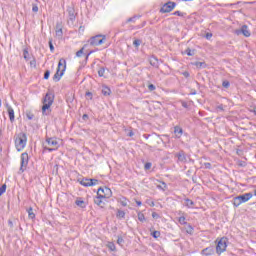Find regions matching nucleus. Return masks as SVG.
<instances>
[{
  "mask_svg": "<svg viewBox=\"0 0 256 256\" xmlns=\"http://www.w3.org/2000/svg\"><path fill=\"white\" fill-rule=\"evenodd\" d=\"M54 101L55 95L53 92H47L42 100V115H49L51 113V105H53Z\"/></svg>",
  "mask_w": 256,
  "mask_h": 256,
  "instance_id": "nucleus-1",
  "label": "nucleus"
},
{
  "mask_svg": "<svg viewBox=\"0 0 256 256\" xmlns=\"http://www.w3.org/2000/svg\"><path fill=\"white\" fill-rule=\"evenodd\" d=\"M17 151H23L27 146V134L20 132L14 136Z\"/></svg>",
  "mask_w": 256,
  "mask_h": 256,
  "instance_id": "nucleus-2",
  "label": "nucleus"
},
{
  "mask_svg": "<svg viewBox=\"0 0 256 256\" xmlns=\"http://www.w3.org/2000/svg\"><path fill=\"white\" fill-rule=\"evenodd\" d=\"M65 69H67V61L65 59L61 58L58 63L57 71L53 76V81H61V77H63V74L65 73Z\"/></svg>",
  "mask_w": 256,
  "mask_h": 256,
  "instance_id": "nucleus-3",
  "label": "nucleus"
},
{
  "mask_svg": "<svg viewBox=\"0 0 256 256\" xmlns=\"http://www.w3.org/2000/svg\"><path fill=\"white\" fill-rule=\"evenodd\" d=\"M107 41V36L105 35H96L94 37H91L88 40V43L92 45V47H99V45H103Z\"/></svg>",
  "mask_w": 256,
  "mask_h": 256,
  "instance_id": "nucleus-4",
  "label": "nucleus"
},
{
  "mask_svg": "<svg viewBox=\"0 0 256 256\" xmlns=\"http://www.w3.org/2000/svg\"><path fill=\"white\" fill-rule=\"evenodd\" d=\"M46 143H48V145L52 148L45 146L44 147L45 151H49L51 153L52 151L59 149V142L57 141L56 138H47Z\"/></svg>",
  "mask_w": 256,
  "mask_h": 256,
  "instance_id": "nucleus-5",
  "label": "nucleus"
},
{
  "mask_svg": "<svg viewBox=\"0 0 256 256\" xmlns=\"http://www.w3.org/2000/svg\"><path fill=\"white\" fill-rule=\"evenodd\" d=\"M227 250V238H221L218 241V244L216 246V253L218 255H221V253H224V251Z\"/></svg>",
  "mask_w": 256,
  "mask_h": 256,
  "instance_id": "nucleus-6",
  "label": "nucleus"
},
{
  "mask_svg": "<svg viewBox=\"0 0 256 256\" xmlns=\"http://www.w3.org/2000/svg\"><path fill=\"white\" fill-rule=\"evenodd\" d=\"M176 6L177 3L169 1L161 7L160 13H171V11L174 10Z\"/></svg>",
  "mask_w": 256,
  "mask_h": 256,
  "instance_id": "nucleus-7",
  "label": "nucleus"
},
{
  "mask_svg": "<svg viewBox=\"0 0 256 256\" xmlns=\"http://www.w3.org/2000/svg\"><path fill=\"white\" fill-rule=\"evenodd\" d=\"M29 165V154L27 152H24L21 154V167L20 171H25V168Z\"/></svg>",
  "mask_w": 256,
  "mask_h": 256,
  "instance_id": "nucleus-8",
  "label": "nucleus"
},
{
  "mask_svg": "<svg viewBox=\"0 0 256 256\" xmlns=\"http://www.w3.org/2000/svg\"><path fill=\"white\" fill-rule=\"evenodd\" d=\"M175 157L178 159V163H187V154H185V151L180 150L175 154Z\"/></svg>",
  "mask_w": 256,
  "mask_h": 256,
  "instance_id": "nucleus-9",
  "label": "nucleus"
},
{
  "mask_svg": "<svg viewBox=\"0 0 256 256\" xmlns=\"http://www.w3.org/2000/svg\"><path fill=\"white\" fill-rule=\"evenodd\" d=\"M244 35V37H251V32L247 25H243L240 30H236V35Z\"/></svg>",
  "mask_w": 256,
  "mask_h": 256,
  "instance_id": "nucleus-10",
  "label": "nucleus"
},
{
  "mask_svg": "<svg viewBox=\"0 0 256 256\" xmlns=\"http://www.w3.org/2000/svg\"><path fill=\"white\" fill-rule=\"evenodd\" d=\"M238 197H239L241 203H247V201H249L250 199L253 198V193H251V192L245 193V194L239 195Z\"/></svg>",
  "mask_w": 256,
  "mask_h": 256,
  "instance_id": "nucleus-11",
  "label": "nucleus"
},
{
  "mask_svg": "<svg viewBox=\"0 0 256 256\" xmlns=\"http://www.w3.org/2000/svg\"><path fill=\"white\" fill-rule=\"evenodd\" d=\"M6 109H7L10 121L11 123H13V121H15V110H13V108L9 104H6Z\"/></svg>",
  "mask_w": 256,
  "mask_h": 256,
  "instance_id": "nucleus-12",
  "label": "nucleus"
},
{
  "mask_svg": "<svg viewBox=\"0 0 256 256\" xmlns=\"http://www.w3.org/2000/svg\"><path fill=\"white\" fill-rule=\"evenodd\" d=\"M214 253H215V249L213 248V246L207 247L201 251V255H205V256H211V255H214Z\"/></svg>",
  "mask_w": 256,
  "mask_h": 256,
  "instance_id": "nucleus-13",
  "label": "nucleus"
},
{
  "mask_svg": "<svg viewBox=\"0 0 256 256\" xmlns=\"http://www.w3.org/2000/svg\"><path fill=\"white\" fill-rule=\"evenodd\" d=\"M103 199H105V198H103L101 196H96L94 198L95 205H97L98 207H101V209H103V207H105V202L103 201Z\"/></svg>",
  "mask_w": 256,
  "mask_h": 256,
  "instance_id": "nucleus-14",
  "label": "nucleus"
},
{
  "mask_svg": "<svg viewBox=\"0 0 256 256\" xmlns=\"http://www.w3.org/2000/svg\"><path fill=\"white\" fill-rule=\"evenodd\" d=\"M174 135L176 139H181V136L183 135V128L180 126H175Z\"/></svg>",
  "mask_w": 256,
  "mask_h": 256,
  "instance_id": "nucleus-15",
  "label": "nucleus"
},
{
  "mask_svg": "<svg viewBox=\"0 0 256 256\" xmlns=\"http://www.w3.org/2000/svg\"><path fill=\"white\" fill-rule=\"evenodd\" d=\"M56 37H59L61 39V37H63V25H61V23H57L56 24Z\"/></svg>",
  "mask_w": 256,
  "mask_h": 256,
  "instance_id": "nucleus-16",
  "label": "nucleus"
},
{
  "mask_svg": "<svg viewBox=\"0 0 256 256\" xmlns=\"http://www.w3.org/2000/svg\"><path fill=\"white\" fill-rule=\"evenodd\" d=\"M106 192H110L111 189L109 188H99L98 191H97V195L98 197H103V198H107L109 196H107V194L105 193Z\"/></svg>",
  "mask_w": 256,
  "mask_h": 256,
  "instance_id": "nucleus-17",
  "label": "nucleus"
},
{
  "mask_svg": "<svg viewBox=\"0 0 256 256\" xmlns=\"http://www.w3.org/2000/svg\"><path fill=\"white\" fill-rule=\"evenodd\" d=\"M192 65L197 67V69H205L207 67V63L199 61L193 62Z\"/></svg>",
  "mask_w": 256,
  "mask_h": 256,
  "instance_id": "nucleus-18",
  "label": "nucleus"
},
{
  "mask_svg": "<svg viewBox=\"0 0 256 256\" xmlns=\"http://www.w3.org/2000/svg\"><path fill=\"white\" fill-rule=\"evenodd\" d=\"M102 94L105 97H109V95H111V88L107 87V86H103L102 87Z\"/></svg>",
  "mask_w": 256,
  "mask_h": 256,
  "instance_id": "nucleus-19",
  "label": "nucleus"
},
{
  "mask_svg": "<svg viewBox=\"0 0 256 256\" xmlns=\"http://www.w3.org/2000/svg\"><path fill=\"white\" fill-rule=\"evenodd\" d=\"M185 202H186L185 206L188 207V209H193L195 205V202H193V200L186 198Z\"/></svg>",
  "mask_w": 256,
  "mask_h": 256,
  "instance_id": "nucleus-20",
  "label": "nucleus"
},
{
  "mask_svg": "<svg viewBox=\"0 0 256 256\" xmlns=\"http://www.w3.org/2000/svg\"><path fill=\"white\" fill-rule=\"evenodd\" d=\"M242 204H243V202H241L239 196H236V197L233 198V205H234V207H239Z\"/></svg>",
  "mask_w": 256,
  "mask_h": 256,
  "instance_id": "nucleus-21",
  "label": "nucleus"
},
{
  "mask_svg": "<svg viewBox=\"0 0 256 256\" xmlns=\"http://www.w3.org/2000/svg\"><path fill=\"white\" fill-rule=\"evenodd\" d=\"M150 65H152V67L158 68L159 67V60H157L156 57H152L150 59Z\"/></svg>",
  "mask_w": 256,
  "mask_h": 256,
  "instance_id": "nucleus-22",
  "label": "nucleus"
},
{
  "mask_svg": "<svg viewBox=\"0 0 256 256\" xmlns=\"http://www.w3.org/2000/svg\"><path fill=\"white\" fill-rule=\"evenodd\" d=\"M80 185H83V187H90L89 178H84L80 181Z\"/></svg>",
  "mask_w": 256,
  "mask_h": 256,
  "instance_id": "nucleus-23",
  "label": "nucleus"
},
{
  "mask_svg": "<svg viewBox=\"0 0 256 256\" xmlns=\"http://www.w3.org/2000/svg\"><path fill=\"white\" fill-rule=\"evenodd\" d=\"M116 217H117L118 219H125V211H123V210H118V211H117V214H116Z\"/></svg>",
  "mask_w": 256,
  "mask_h": 256,
  "instance_id": "nucleus-24",
  "label": "nucleus"
},
{
  "mask_svg": "<svg viewBox=\"0 0 256 256\" xmlns=\"http://www.w3.org/2000/svg\"><path fill=\"white\" fill-rule=\"evenodd\" d=\"M27 211L29 219H35V213L33 212V208L30 207Z\"/></svg>",
  "mask_w": 256,
  "mask_h": 256,
  "instance_id": "nucleus-25",
  "label": "nucleus"
},
{
  "mask_svg": "<svg viewBox=\"0 0 256 256\" xmlns=\"http://www.w3.org/2000/svg\"><path fill=\"white\" fill-rule=\"evenodd\" d=\"M86 181L90 182V184H86V185H90V187H93V186H95L99 183V180H97V179H89V180H86Z\"/></svg>",
  "mask_w": 256,
  "mask_h": 256,
  "instance_id": "nucleus-26",
  "label": "nucleus"
},
{
  "mask_svg": "<svg viewBox=\"0 0 256 256\" xmlns=\"http://www.w3.org/2000/svg\"><path fill=\"white\" fill-rule=\"evenodd\" d=\"M76 205L81 207V209H85V201L83 200H76Z\"/></svg>",
  "mask_w": 256,
  "mask_h": 256,
  "instance_id": "nucleus-27",
  "label": "nucleus"
},
{
  "mask_svg": "<svg viewBox=\"0 0 256 256\" xmlns=\"http://www.w3.org/2000/svg\"><path fill=\"white\" fill-rule=\"evenodd\" d=\"M119 203L120 205H122V207H127V198L125 197L120 198Z\"/></svg>",
  "mask_w": 256,
  "mask_h": 256,
  "instance_id": "nucleus-28",
  "label": "nucleus"
},
{
  "mask_svg": "<svg viewBox=\"0 0 256 256\" xmlns=\"http://www.w3.org/2000/svg\"><path fill=\"white\" fill-rule=\"evenodd\" d=\"M23 57H24L25 61L29 60V50L27 48H25L23 50Z\"/></svg>",
  "mask_w": 256,
  "mask_h": 256,
  "instance_id": "nucleus-29",
  "label": "nucleus"
},
{
  "mask_svg": "<svg viewBox=\"0 0 256 256\" xmlns=\"http://www.w3.org/2000/svg\"><path fill=\"white\" fill-rule=\"evenodd\" d=\"M48 45L50 47L51 53H53V51H55V46H53V38H49Z\"/></svg>",
  "mask_w": 256,
  "mask_h": 256,
  "instance_id": "nucleus-30",
  "label": "nucleus"
},
{
  "mask_svg": "<svg viewBox=\"0 0 256 256\" xmlns=\"http://www.w3.org/2000/svg\"><path fill=\"white\" fill-rule=\"evenodd\" d=\"M162 185H157V189H161L162 191L167 190V184L165 182H161Z\"/></svg>",
  "mask_w": 256,
  "mask_h": 256,
  "instance_id": "nucleus-31",
  "label": "nucleus"
},
{
  "mask_svg": "<svg viewBox=\"0 0 256 256\" xmlns=\"http://www.w3.org/2000/svg\"><path fill=\"white\" fill-rule=\"evenodd\" d=\"M152 237H154V239H159V237H161V232L159 231H153L151 233Z\"/></svg>",
  "mask_w": 256,
  "mask_h": 256,
  "instance_id": "nucleus-32",
  "label": "nucleus"
},
{
  "mask_svg": "<svg viewBox=\"0 0 256 256\" xmlns=\"http://www.w3.org/2000/svg\"><path fill=\"white\" fill-rule=\"evenodd\" d=\"M222 86L224 87V89H229V87H231V83L228 80H224L222 82Z\"/></svg>",
  "mask_w": 256,
  "mask_h": 256,
  "instance_id": "nucleus-33",
  "label": "nucleus"
},
{
  "mask_svg": "<svg viewBox=\"0 0 256 256\" xmlns=\"http://www.w3.org/2000/svg\"><path fill=\"white\" fill-rule=\"evenodd\" d=\"M185 53H186V55H188V57H193V55H195V52L193 50H191L190 48H187Z\"/></svg>",
  "mask_w": 256,
  "mask_h": 256,
  "instance_id": "nucleus-34",
  "label": "nucleus"
},
{
  "mask_svg": "<svg viewBox=\"0 0 256 256\" xmlns=\"http://www.w3.org/2000/svg\"><path fill=\"white\" fill-rule=\"evenodd\" d=\"M193 226L188 225V227L186 228V233H188L189 235H193Z\"/></svg>",
  "mask_w": 256,
  "mask_h": 256,
  "instance_id": "nucleus-35",
  "label": "nucleus"
},
{
  "mask_svg": "<svg viewBox=\"0 0 256 256\" xmlns=\"http://www.w3.org/2000/svg\"><path fill=\"white\" fill-rule=\"evenodd\" d=\"M26 117L29 119V121L33 120L35 115L32 114L31 111L26 112Z\"/></svg>",
  "mask_w": 256,
  "mask_h": 256,
  "instance_id": "nucleus-36",
  "label": "nucleus"
},
{
  "mask_svg": "<svg viewBox=\"0 0 256 256\" xmlns=\"http://www.w3.org/2000/svg\"><path fill=\"white\" fill-rule=\"evenodd\" d=\"M138 220L143 223V221H145V215L141 212H138Z\"/></svg>",
  "mask_w": 256,
  "mask_h": 256,
  "instance_id": "nucleus-37",
  "label": "nucleus"
},
{
  "mask_svg": "<svg viewBox=\"0 0 256 256\" xmlns=\"http://www.w3.org/2000/svg\"><path fill=\"white\" fill-rule=\"evenodd\" d=\"M142 41L140 39H135L133 41L134 47L138 48L141 45Z\"/></svg>",
  "mask_w": 256,
  "mask_h": 256,
  "instance_id": "nucleus-38",
  "label": "nucleus"
},
{
  "mask_svg": "<svg viewBox=\"0 0 256 256\" xmlns=\"http://www.w3.org/2000/svg\"><path fill=\"white\" fill-rule=\"evenodd\" d=\"M151 167H153V164H152L151 162H147V163L144 165L145 171H149V169H151Z\"/></svg>",
  "mask_w": 256,
  "mask_h": 256,
  "instance_id": "nucleus-39",
  "label": "nucleus"
},
{
  "mask_svg": "<svg viewBox=\"0 0 256 256\" xmlns=\"http://www.w3.org/2000/svg\"><path fill=\"white\" fill-rule=\"evenodd\" d=\"M98 75H99V77H104V75H105V68H100L99 70H98Z\"/></svg>",
  "mask_w": 256,
  "mask_h": 256,
  "instance_id": "nucleus-40",
  "label": "nucleus"
},
{
  "mask_svg": "<svg viewBox=\"0 0 256 256\" xmlns=\"http://www.w3.org/2000/svg\"><path fill=\"white\" fill-rule=\"evenodd\" d=\"M5 191H7V185L4 184L0 187V196L3 195V193H5Z\"/></svg>",
  "mask_w": 256,
  "mask_h": 256,
  "instance_id": "nucleus-41",
  "label": "nucleus"
},
{
  "mask_svg": "<svg viewBox=\"0 0 256 256\" xmlns=\"http://www.w3.org/2000/svg\"><path fill=\"white\" fill-rule=\"evenodd\" d=\"M178 221H179V224H180V225H185V223H187V222H185V216H181V217L178 219Z\"/></svg>",
  "mask_w": 256,
  "mask_h": 256,
  "instance_id": "nucleus-42",
  "label": "nucleus"
},
{
  "mask_svg": "<svg viewBox=\"0 0 256 256\" xmlns=\"http://www.w3.org/2000/svg\"><path fill=\"white\" fill-rule=\"evenodd\" d=\"M83 51H85V48H81L78 52H76V57H82Z\"/></svg>",
  "mask_w": 256,
  "mask_h": 256,
  "instance_id": "nucleus-43",
  "label": "nucleus"
},
{
  "mask_svg": "<svg viewBox=\"0 0 256 256\" xmlns=\"http://www.w3.org/2000/svg\"><path fill=\"white\" fill-rule=\"evenodd\" d=\"M32 11L33 13H37V11H39V6H37V4H32Z\"/></svg>",
  "mask_w": 256,
  "mask_h": 256,
  "instance_id": "nucleus-44",
  "label": "nucleus"
},
{
  "mask_svg": "<svg viewBox=\"0 0 256 256\" xmlns=\"http://www.w3.org/2000/svg\"><path fill=\"white\" fill-rule=\"evenodd\" d=\"M137 21V16H133L127 20L128 23H135Z\"/></svg>",
  "mask_w": 256,
  "mask_h": 256,
  "instance_id": "nucleus-45",
  "label": "nucleus"
},
{
  "mask_svg": "<svg viewBox=\"0 0 256 256\" xmlns=\"http://www.w3.org/2000/svg\"><path fill=\"white\" fill-rule=\"evenodd\" d=\"M108 249H110V251H115V244L114 243H109L108 244Z\"/></svg>",
  "mask_w": 256,
  "mask_h": 256,
  "instance_id": "nucleus-46",
  "label": "nucleus"
},
{
  "mask_svg": "<svg viewBox=\"0 0 256 256\" xmlns=\"http://www.w3.org/2000/svg\"><path fill=\"white\" fill-rule=\"evenodd\" d=\"M50 75H51V72L49 70H46L44 73V79H49Z\"/></svg>",
  "mask_w": 256,
  "mask_h": 256,
  "instance_id": "nucleus-47",
  "label": "nucleus"
},
{
  "mask_svg": "<svg viewBox=\"0 0 256 256\" xmlns=\"http://www.w3.org/2000/svg\"><path fill=\"white\" fill-rule=\"evenodd\" d=\"M30 66L31 67H37V60L33 59L30 61Z\"/></svg>",
  "mask_w": 256,
  "mask_h": 256,
  "instance_id": "nucleus-48",
  "label": "nucleus"
},
{
  "mask_svg": "<svg viewBox=\"0 0 256 256\" xmlns=\"http://www.w3.org/2000/svg\"><path fill=\"white\" fill-rule=\"evenodd\" d=\"M217 111H225V109L223 108V104H220L216 107Z\"/></svg>",
  "mask_w": 256,
  "mask_h": 256,
  "instance_id": "nucleus-49",
  "label": "nucleus"
},
{
  "mask_svg": "<svg viewBox=\"0 0 256 256\" xmlns=\"http://www.w3.org/2000/svg\"><path fill=\"white\" fill-rule=\"evenodd\" d=\"M173 15H177L178 17H183V13L181 11H175Z\"/></svg>",
  "mask_w": 256,
  "mask_h": 256,
  "instance_id": "nucleus-50",
  "label": "nucleus"
},
{
  "mask_svg": "<svg viewBox=\"0 0 256 256\" xmlns=\"http://www.w3.org/2000/svg\"><path fill=\"white\" fill-rule=\"evenodd\" d=\"M181 104H182V107H184V109H188L189 108V104L187 102L182 101Z\"/></svg>",
  "mask_w": 256,
  "mask_h": 256,
  "instance_id": "nucleus-51",
  "label": "nucleus"
},
{
  "mask_svg": "<svg viewBox=\"0 0 256 256\" xmlns=\"http://www.w3.org/2000/svg\"><path fill=\"white\" fill-rule=\"evenodd\" d=\"M148 89H149V91H155V85H153V84H150V85H148Z\"/></svg>",
  "mask_w": 256,
  "mask_h": 256,
  "instance_id": "nucleus-52",
  "label": "nucleus"
},
{
  "mask_svg": "<svg viewBox=\"0 0 256 256\" xmlns=\"http://www.w3.org/2000/svg\"><path fill=\"white\" fill-rule=\"evenodd\" d=\"M153 219H159V214L157 212L152 213Z\"/></svg>",
  "mask_w": 256,
  "mask_h": 256,
  "instance_id": "nucleus-53",
  "label": "nucleus"
},
{
  "mask_svg": "<svg viewBox=\"0 0 256 256\" xmlns=\"http://www.w3.org/2000/svg\"><path fill=\"white\" fill-rule=\"evenodd\" d=\"M69 15H70V20L73 21V19H75V14L69 11Z\"/></svg>",
  "mask_w": 256,
  "mask_h": 256,
  "instance_id": "nucleus-54",
  "label": "nucleus"
},
{
  "mask_svg": "<svg viewBox=\"0 0 256 256\" xmlns=\"http://www.w3.org/2000/svg\"><path fill=\"white\" fill-rule=\"evenodd\" d=\"M124 242L123 238H118L117 240L118 245H123Z\"/></svg>",
  "mask_w": 256,
  "mask_h": 256,
  "instance_id": "nucleus-55",
  "label": "nucleus"
},
{
  "mask_svg": "<svg viewBox=\"0 0 256 256\" xmlns=\"http://www.w3.org/2000/svg\"><path fill=\"white\" fill-rule=\"evenodd\" d=\"M86 97H89L90 99H93V93L86 92Z\"/></svg>",
  "mask_w": 256,
  "mask_h": 256,
  "instance_id": "nucleus-56",
  "label": "nucleus"
},
{
  "mask_svg": "<svg viewBox=\"0 0 256 256\" xmlns=\"http://www.w3.org/2000/svg\"><path fill=\"white\" fill-rule=\"evenodd\" d=\"M211 37H213L212 33H206V39H211Z\"/></svg>",
  "mask_w": 256,
  "mask_h": 256,
  "instance_id": "nucleus-57",
  "label": "nucleus"
},
{
  "mask_svg": "<svg viewBox=\"0 0 256 256\" xmlns=\"http://www.w3.org/2000/svg\"><path fill=\"white\" fill-rule=\"evenodd\" d=\"M204 165H205L206 169H211V163H205Z\"/></svg>",
  "mask_w": 256,
  "mask_h": 256,
  "instance_id": "nucleus-58",
  "label": "nucleus"
},
{
  "mask_svg": "<svg viewBox=\"0 0 256 256\" xmlns=\"http://www.w3.org/2000/svg\"><path fill=\"white\" fill-rule=\"evenodd\" d=\"M82 119H89V116L87 115V114H84L83 116H82Z\"/></svg>",
  "mask_w": 256,
  "mask_h": 256,
  "instance_id": "nucleus-59",
  "label": "nucleus"
},
{
  "mask_svg": "<svg viewBox=\"0 0 256 256\" xmlns=\"http://www.w3.org/2000/svg\"><path fill=\"white\" fill-rule=\"evenodd\" d=\"M190 95H197V91L192 90L191 93H190Z\"/></svg>",
  "mask_w": 256,
  "mask_h": 256,
  "instance_id": "nucleus-60",
  "label": "nucleus"
},
{
  "mask_svg": "<svg viewBox=\"0 0 256 256\" xmlns=\"http://www.w3.org/2000/svg\"><path fill=\"white\" fill-rule=\"evenodd\" d=\"M183 75L184 77H189V72H184Z\"/></svg>",
  "mask_w": 256,
  "mask_h": 256,
  "instance_id": "nucleus-61",
  "label": "nucleus"
},
{
  "mask_svg": "<svg viewBox=\"0 0 256 256\" xmlns=\"http://www.w3.org/2000/svg\"><path fill=\"white\" fill-rule=\"evenodd\" d=\"M136 204L138 205V207H141L142 205L141 201H136Z\"/></svg>",
  "mask_w": 256,
  "mask_h": 256,
  "instance_id": "nucleus-62",
  "label": "nucleus"
},
{
  "mask_svg": "<svg viewBox=\"0 0 256 256\" xmlns=\"http://www.w3.org/2000/svg\"><path fill=\"white\" fill-rule=\"evenodd\" d=\"M8 224L10 225V227H13V222L11 220L8 221Z\"/></svg>",
  "mask_w": 256,
  "mask_h": 256,
  "instance_id": "nucleus-63",
  "label": "nucleus"
},
{
  "mask_svg": "<svg viewBox=\"0 0 256 256\" xmlns=\"http://www.w3.org/2000/svg\"><path fill=\"white\" fill-rule=\"evenodd\" d=\"M91 53H93V51H90V52L86 55V59H89V55H91Z\"/></svg>",
  "mask_w": 256,
  "mask_h": 256,
  "instance_id": "nucleus-64",
  "label": "nucleus"
}]
</instances>
